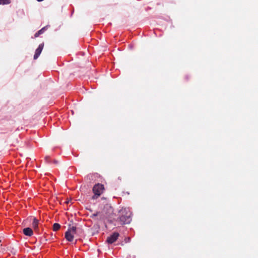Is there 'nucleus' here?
Segmentation results:
<instances>
[{"instance_id": "obj_1", "label": "nucleus", "mask_w": 258, "mask_h": 258, "mask_svg": "<svg viewBox=\"0 0 258 258\" xmlns=\"http://www.w3.org/2000/svg\"><path fill=\"white\" fill-rule=\"evenodd\" d=\"M120 224H128L132 221L131 212L127 208H122L118 212V217L116 220Z\"/></svg>"}, {"instance_id": "obj_2", "label": "nucleus", "mask_w": 258, "mask_h": 258, "mask_svg": "<svg viewBox=\"0 0 258 258\" xmlns=\"http://www.w3.org/2000/svg\"><path fill=\"white\" fill-rule=\"evenodd\" d=\"M112 212V208L108 205H106L102 211L98 212V217L97 219L99 220H104L108 218L109 215Z\"/></svg>"}, {"instance_id": "obj_3", "label": "nucleus", "mask_w": 258, "mask_h": 258, "mask_svg": "<svg viewBox=\"0 0 258 258\" xmlns=\"http://www.w3.org/2000/svg\"><path fill=\"white\" fill-rule=\"evenodd\" d=\"M104 189V185L102 184L97 183L94 185L92 189L94 195L91 199L92 200L97 199L103 193Z\"/></svg>"}, {"instance_id": "obj_4", "label": "nucleus", "mask_w": 258, "mask_h": 258, "mask_svg": "<svg viewBox=\"0 0 258 258\" xmlns=\"http://www.w3.org/2000/svg\"><path fill=\"white\" fill-rule=\"evenodd\" d=\"M119 234L118 232H114L110 236L108 237L106 241L109 244L114 243L118 238Z\"/></svg>"}, {"instance_id": "obj_5", "label": "nucleus", "mask_w": 258, "mask_h": 258, "mask_svg": "<svg viewBox=\"0 0 258 258\" xmlns=\"http://www.w3.org/2000/svg\"><path fill=\"white\" fill-rule=\"evenodd\" d=\"M44 47V43L39 45L38 47L36 49L34 55V59H36L40 55Z\"/></svg>"}, {"instance_id": "obj_6", "label": "nucleus", "mask_w": 258, "mask_h": 258, "mask_svg": "<svg viewBox=\"0 0 258 258\" xmlns=\"http://www.w3.org/2000/svg\"><path fill=\"white\" fill-rule=\"evenodd\" d=\"M38 224H39V221L35 218H33V222H32V227L34 230L36 231H38Z\"/></svg>"}, {"instance_id": "obj_7", "label": "nucleus", "mask_w": 258, "mask_h": 258, "mask_svg": "<svg viewBox=\"0 0 258 258\" xmlns=\"http://www.w3.org/2000/svg\"><path fill=\"white\" fill-rule=\"evenodd\" d=\"M74 235L68 230L65 233V238L69 241H72L74 239Z\"/></svg>"}, {"instance_id": "obj_8", "label": "nucleus", "mask_w": 258, "mask_h": 258, "mask_svg": "<svg viewBox=\"0 0 258 258\" xmlns=\"http://www.w3.org/2000/svg\"><path fill=\"white\" fill-rule=\"evenodd\" d=\"M23 233L28 236H31L33 234V230L30 228H25L23 230Z\"/></svg>"}, {"instance_id": "obj_9", "label": "nucleus", "mask_w": 258, "mask_h": 258, "mask_svg": "<svg viewBox=\"0 0 258 258\" xmlns=\"http://www.w3.org/2000/svg\"><path fill=\"white\" fill-rule=\"evenodd\" d=\"M47 26H45V27H43L41 29H40V30H39L38 31H37L34 35V37L35 38L36 37H38L40 35L43 34L44 31L47 29Z\"/></svg>"}, {"instance_id": "obj_10", "label": "nucleus", "mask_w": 258, "mask_h": 258, "mask_svg": "<svg viewBox=\"0 0 258 258\" xmlns=\"http://www.w3.org/2000/svg\"><path fill=\"white\" fill-rule=\"evenodd\" d=\"M68 230L74 235L76 233L77 228L75 226H72V227H70Z\"/></svg>"}, {"instance_id": "obj_11", "label": "nucleus", "mask_w": 258, "mask_h": 258, "mask_svg": "<svg viewBox=\"0 0 258 258\" xmlns=\"http://www.w3.org/2000/svg\"><path fill=\"white\" fill-rule=\"evenodd\" d=\"M60 227V225L58 223H54L53 225V230L54 231H57Z\"/></svg>"}, {"instance_id": "obj_12", "label": "nucleus", "mask_w": 258, "mask_h": 258, "mask_svg": "<svg viewBox=\"0 0 258 258\" xmlns=\"http://www.w3.org/2000/svg\"><path fill=\"white\" fill-rule=\"evenodd\" d=\"M10 3V0H0V5H8Z\"/></svg>"}, {"instance_id": "obj_13", "label": "nucleus", "mask_w": 258, "mask_h": 258, "mask_svg": "<svg viewBox=\"0 0 258 258\" xmlns=\"http://www.w3.org/2000/svg\"><path fill=\"white\" fill-rule=\"evenodd\" d=\"M98 217V212H96V213H94V214H92V215L91 216V217L92 218H95V217Z\"/></svg>"}, {"instance_id": "obj_14", "label": "nucleus", "mask_w": 258, "mask_h": 258, "mask_svg": "<svg viewBox=\"0 0 258 258\" xmlns=\"http://www.w3.org/2000/svg\"><path fill=\"white\" fill-rule=\"evenodd\" d=\"M45 159V160H46V161L47 162H50L49 161V159H50L49 156H46Z\"/></svg>"}, {"instance_id": "obj_15", "label": "nucleus", "mask_w": 258, "mask_h": 258, "mask_svg": "<svg viewBox=\"0 0 258 258\" xmlns=\"http://www.w3.org/2000/svg\"><path fill=\"white\" fill-rule=\"evenodd\" d=\"M131 240V238L130 237H127V238L125 239V241L126 242H129Z\"/></svg>"}, {"instance_id": "obj_16", "label": "nucleus", "mask_w": 258, "mask_h": 258, "mask_svg": "<svg viewBox=\"0 0 258 258\" xmlns=\"http://www.w3.org/2000/svg\"><path fill=\"white\" fill-rule=\"evenodd\" d=\"M53 163H55V164H57L58 163V162L57 161L55 160H53Z\"/></svg>"}, {"instance_id": "obj_17", "label": "nucleus", "mask_w": 258, "mask_h": 258, "mask_svg": "<svg viewBox=\"0 0 258 258\" xmlns=\"http://www.w3.org/2000/svg\"><path fill=\"white\" fill-rule=\"evenodd\" d=\"M2 245V240L0 239V246H1Z\"/></svg>"}, {"instance_id": "obj_18", "label": "nucleus", "mask_w": 258, "mask_h": 258, "mask_svg": "<svg viewBox=\"0 0 258 258\" xmlns=\"http://www.w3.org/2000/svg\"><path fill=\"white\" fill-rule=\"evenodd\" d=\"M37 1L38 2H42V1H43V0H37Z\"/></svg>"}]
</instances>
